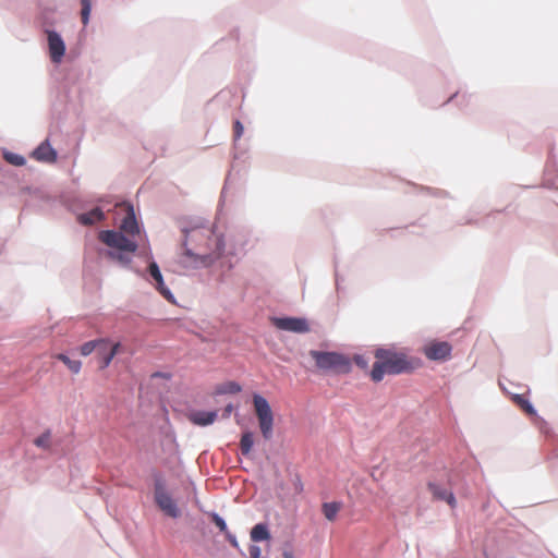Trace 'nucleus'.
I'll use <instances>...</instances> for the list:
<instances>
[{"mask_svg": "<svg viewBox=\"0 0 558 558\" xmlns=\"http://www.w3.org/2000/svg\"><path fill=\"white\" fill-rule=\"evenodd\" d=\"M181 264L191 267H207L220 258L222 241L207 228H196L186 232Z\"/></svg>", "mask_w": 558, "mask_h": 558, "instance_id": "f257e3e1", "label": "nucleus"}, {"mask_svg": "<svg viewBox=\"0 0 558 558\" xmlns=\"http://www.w3.org/2000/svg\"><path fill=\"white\" fill-rule=\"evenodd\" d=\"M376 362L371 371V378L378 383L383 380L386 374L398 375L412 372L415 364L405 353L392 349L379 348L375 351Z\"/></svg>", "mask_w": 558, "mask_h": 558, "instance_id": "f03ea898", "label": "nucleus"}, {"mask_svg": "<svg viewBox=\"0 0 558 558\" xmlns=\"http://www.w3.org/2000/svg\"><path fill=\"white\" fill-rule=\"evenodd\" d=\"M310 355L314 359L317 367L320 369L348 373L351 368L349 359L337 352L312 350Z\"/></svg>", "mask_w": 558, "mask_h": 558, "instance_id": "7ed1b4c3", "label": "nucleus"}, {"mask_svg": "<svg viewBox=\"0 0 558 558\" xmlns=\"http://www.w3.org/2000/svg\"><path fill=\"white\" fill-rule=\"evenodd\" d=\"M253 404L258 418L260 433L266 440H269L274 432V414L270 405L268 401L259 395H254Z\"/></svg>", "mask_w": 558, "mask_h": 558, "instance_id": "20e7f679", "label": "nucleus"}, {"mask_svg": "<svg viewBox=\"0 0 558 558\" xmlns=\"http://www.w3.org/2000/svg\"><path fill=\"white\" fill-rule=\"evenodd\" d=\"M98 239L109 247L120 252L134 253L137 250V243L121 231L104 230L99 232Z\"/></svg>", "mask_w": 558, "mask_h": 558, "instance_id": "39448f33", "label": "nucleus"}, {"mask_svg": "<svg viewBox=\"0 0 558 558\" xmlns=\"http://www.w3.org/2000/svg\"><path fill=\"white\" fill-rule=\"evenodd\" d=\"M154 497L155 502L165 514L171 518L180 517L179 508L160 481L155 483Z\"/></svg>", "mask_w": 558, "mask_h": 558, "instance_id": "423d86ee", "label": "nucleus"}, {"mask_svg": "<svg viewBox=\"0 0 558 558\" xmlns=\"http://www.w3.org/2000/svg\"><path fill=\"white\" fill-rule=\"evenodd\" d=\"M272 325L286 331L295 333H306L310 331V325L305 318L301 317H274L271 318Z\"/></svg>", "mask_w": 558, "mask_h": 558, "instance_id": "0eeeda50", "label": "nucleus"}, {"mask_svg": "<svg viewBox=\"0 0 558 558\" xmlns=\"http://www.w3.org/2000/svg\"><path fill=\"white\" fill-rule=\"evenodd\" d=\"M452 347L447 341H432L427 343L423 352L428 360L445 361L450 357Z\"/></svg>", "mask_w": 558, "mask_h": 558, "instance_id": "6e6552de", "label": "nucleus"}, {"mask_svg": "<svg viewBox=\"0 0 558 558\" xmlns=\"http://www.w3.org/2000/svg\"><path fill=\"white\" fill-rule=\"evenodd\" d=\"M48 46H49V53L52 62L59 63L61 62L64 53H65V45L61 36L53 32H48Z\"/></svg>", "mask_w": 558, "mask_h": 558, "instance_id": "1a4fd4ad", "label": "nucleus"}, {"mask_svg": "<svg viewBox=\"0 0 558 558\" xmlns=\"http://www.w3.org/2000/svg\"><path fill=\"white\" fill-rule=\"evenodd\" d=\"M121 344L116 342L111 344L109 342L108 347H98L97 349V357L99 360V368H107L112 362L113 357L119 353Z\"/></svg>", "mask_w": 558, "mask_h": 558, "instance_id": "9d476101", "label": "nucleus"}, {"mask_svg": "<svg viewBox=\"0 0 558 558\" xmlns=\"http://www.w3.org/2000/svg\"><path fill=\"white\" fill-rule=\"evenodd\" d=\"M120 231L129 236H134L135 234L140 233V228L135 218L133 207L131 205L126 206V216L121 222Z\"/></svg>", "mask_w": 558, "mask_h": 558, "instance_id": "9b49d317", "label": "nucleus"}, {"mask_svg": "<svg viewBox=\"0 0 558 558\" xmlns=\"http://www.w3.org/2000/svg\"><path fill=\"white\" fill-rule=\"evenodd\" d=\"M148 270L153 279L155 280V287L160 292V294L167 299L168 301H171L173 295L170 292V290L165 286L163 278L160 272V269L158 265L155 262H151L148 266Z\"/></svg>", "mask_w": 558, "mask_h": 558, "instance_id": "f8f14e48", "label": "nucleus"}, {"mask_svg": "<svg viewBox=\"0 0 558 558\" xmlns=\"http://www.w3.org/2000/svg\"><path fill=\"white\" fill-rule=\"evenodd\" d=\"M33 157L38 161L54 162L57 160V151L48 141H45L33 151Z\"/></svg>", "mask_w": 558, "mask_h": 558, "instance_id": "ddd939ff", "label": "nucleus"}, {"mask_svg": "<svg viewBox=\"0 0 558 558\" xmlns=\"http://www.w3.org/2000/svg\"><path fill=\"white\" fill-rule=\"evenodd\" d=\"M217 418L216 411H196L189 415L190 422L198 426H207L213 424Z\"/></svg>", "mask_w": 558, "mask_h": 558, "instance_id": "4468645a", "label": "nucleus"}, {"mask_svg": "<svg viewBox=\"0 0 558 558\" xmlns=\"http://www.w3.org/2000/svg\"><path fill=\"white\" fill-rule=\"evenodd\" d=\"M427 487L432 493L434 499L445 500L451 507L456 506V498L451 492L441 488L439 485L435 483H428Z\"/></svg>", "mask_w": 558, "mask_h": 558, "instance_id": "2eb2a0df", "label": "nucleus"}, {"mask_svg": "<svg viewBox=\"0 0 558 558\" xmlns=\"http://www.w3.org/2000/svg\"><path fill=\"white\" fill-rule=\"evenodd\" d=\"M104 219V213L99 208H94L88 213L78 215L77 220L84 226H92Z\"/></svg>", "mask_w": 558, "mask_h": 558, "instance_id": "dca6fc26", "label": "nucleus"}, {"mask_svg": "<svg viewBox=\"0 0 558 558\" xmlns=\"http://www.w3.org/2000/svg\"><path fill=\"white\" fill-rule=\"evenodd\" d=\"M108 344H109V339H105V338L87 341L80 347V353L83 356H87L90 353H93L95 350L97 351L98 347H108Z\"/></svg>", "mask_w": 558, "mask_h": 558, "instance_id": "f3484780", "label": "nucleus"}, {"mask_svg": "<svg viewBox=\"0 0 558 558\" xmlns=\"http://www.w3.org/2000/svg\"><path fill=\"white\" fill-rule=\"evenodd\" d=\"M511 400L515 405H518L524 413L530 416L536 415V411L531 404V402L523 395H513Z\"/></svg>", "mask_w": 558, "mask_h": 558, "instance_id": "a211bd4d", "label": "nucleus"}, {"mask_svg": "<svg viewBox=\"0 0 558 558\" xmlns=\"http://www.w3.org/2000/svg\"><path fill=\"white\" fill-rule=\"evenodd\" d=\"M269 538H270V533H269L267 526L263 523L256 524L251 530V539L253 542H263V541H268Z\"/></svg>", "mask_w": 558, "mask_h": 558, "instance_id": "6ab92c4d", "label": "nucleus"}, {"mask_svg": "<svg viewBox=\"0 0 558 558\" xmlns=\"http://www.w3.org/2000/svg\"><path fill=\"white\" fill-rule=\"evenodd\" d=\"M341 509L340 502H325L322 507L323 513L328 521H335Z\"/></svg>", "mask_w": 558, "mask_h": 558, "instance_id": "aec40b11", "label": "nucleus"}, {"mask_svg": "<svg viewBox=\"0 0 558 558\" xmlns=\"http://www.w3.org/2000/svg\"><path fill=\"white\" fill-rule=\"evenodd\" d=\"M254 445V437L251 432H245L242 434L240 440V450L243 456L248 457L251 454L252 448Z\"/></svg>", "mask_w": 558, "mask_h": 558, "instance_id": "412c9836", "label": "nucleus"}, {"mask_svg": "<svg viewBox=\"0 0 558 558\" xmlns=\"http://www.w3.org/2000/svg\"><path fill=\"white\" fill-rule=\"evenodd\" d=\"M57 360L61 361L63 364L68 366V368L73 374H78L81 372L82 363L78 360H71L68 355L63 353H59L54 356Z\"/></svg>", "mask_w": 558, "mask_h": 558, "instance_id": "4be33fe9", "label": "nucleus"}, {"mask_svg": "<svg viewBox=\"0 0 558 558\" xmlns=\"http://www.w3.org/2000/svg\"><path fill=\"white\" fill-rule=\"evenodd\" d=\"M81 4H82V11H81L82 23L84 25H87L88 20H89L90 10H92V2H90V0H81Z\"/></svg>", "mask_w": 558, "mask_h": 558, "instance_id": "5701e85b", "label": "nucleus"}, {"mask_svg": "<svg viewBox=\"0 0 558 558\" xmlns=\"http://www.w3.org/2000/svg\"><path fill=\"white\" fill-rule=\"evenodd\" d=\"M4 159L13 165V166H23L25 165V158L21 155H17V154H13V153H5L4 154Z\"/></svg>", "mask_w": 558, "mask_h": 558, "instance_id": "b1692460", "label": "nucleus"}, {"mask_svg": "<svg viewBox=\"0 0 558 558\" xmlns=\"http://www.w3.org/2000/svg\"><path fill=\"white\" fill-rule=\"evenodd\" d=\"M242 390L241 386L235 381H229L227 383L223 388L221 389V392L223 393H238Z\"/></svg>", "mask_w": 558, "mask_h": 558, "instance_id": "393cba45", "label": "nucleus"}, {"mask_svg": "<svg viewBox=\"0 0 558 558\" xmlns=\"http://www.w3.org/2000/svg\"><path fill=\"white\" fill-rule=\"evenodd\" d=\"M35 445L41 448H48L50 445V434L45 433L35 439Z\"/></svg>", "mask_w": 558, "mask_h": 558, "instance_id": "a878e982", "label": "nucleus"}, {"mask_svg": "<svg viewBox=\"0 0 558 558\" xmlns=\"http://www.w3.org/2000/svg\"><path fill=\"white\" fill-rule=\"evenodd\" d=\"M211 519H213V522L216 524V526L222 532V533H227L228 532V527H227V524L225 522V520L218 515L217 513H214L211 515Z\"/></svg>", "mask_w": 558, "mask_h": 558, "instance_id": "bb28decb", "label": "nucleus"}, {"mask_svg": "<svg viewBox=\"0 0 558 558\" xmlns=\"http://www.w3.org/2000/svg\"><path fill=\"white\" fill-rule=\"evenodd\" d=\"M108 257H110L114 260H118L119 263H121L123 265H126L131 262V258L123 255L122 252H120V253L108 252Z\"/></svg>", "mask_w": 558, "mask_h": 558, "instance_id": "cd10ccee", "label": "nucleus"}, {"mask_svg": "<svg viewBox=\"0 0 558 558\" xmlns=\"http://www.w3.org/2000/svg\"><path fill=\"white\" fill-rule=\"evenodd\" d=\"M251 558H260L262 550L258 546L252 545L248 549Z\"/></svg>", "mask_w": 558, "mask_h": 558, "instance_id": "c85d7f7f", "label": "nucleus"}, {"mask_svg": "<svg viewBox=\"0 0 558 558\" xmlns=\"http://www.w3.org/2000/svg\"><path fill=\"white\" fill-rule=\"evenodd\" d=\"M229 543L234 547H239V543L233 534H231L229 531L225 534Z\"/></svg>", "mask_w": 558, "mask_h": 558, "instance_id": "c756f323", "label": "nucleus"}, {"mask_svg": "<svg viewBox=\"0 0 558 558\" xmlns=\"http://www.w3.org/2000/svg\"><path fill=\"white\" fill-rule=\"evenodd\" d=\"M354 362L356 363V365L361 366V367H366L367 366V362L365 361V359L361 355H356L354 357Z\"/></svg>", "mask_w": 558, "mask_h": 558, "instance_id": "7c9ffc66", "label": "nucleus"}, {"mask_svg": "<svg viewBox=\"0 0 558 558\" xmlns=\"http://www.w3.org/2000/svg\"><path fill=\"white\" fill-rule=\"evenodd\" d=\"M234 130H235L236 137H240L243 132V126L239 121L235 122Z\"/></svg>", "mask_w": 558, "mask_h": 558, "instance_id": "2f4dec72", "label": "nucleus"}, {"mask_svg": "<svg viewBox=\"0 0 558 558\" xmlns=\"http://www.w3.org/2000/svg\"><path fill=\"white\" fill-rule=\"evenodd\" d=\"M232 411H233V405L232 404H228L225 408L223 417H229V415L231 414Z\"/></svg>", "mask_w": 558, "mask_h": 558, "instance_id": "473e14b6", "label": "nucleus"}, {"mask_svg": "<svg viewBox=\"0 0 558 558\" xmlns=\"http://www.w3.org/2000/svg\"><path fill=\"white\" fill-rule=\"evenodd\" d=\"M283 558H294L293 554L291 551H283Z\"/></svg>", "mask_w": 558, "mask_h": 558, "instance_id": "72a5a7b5", "label": "nucleus"}]
</instances>
